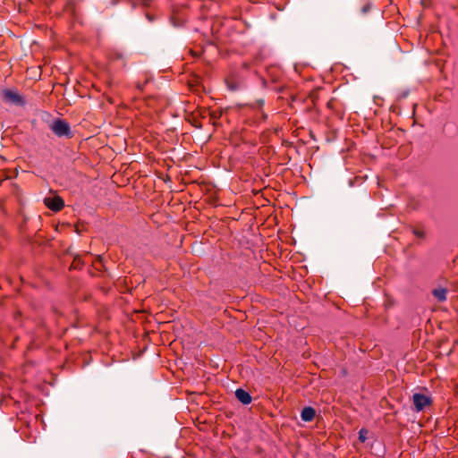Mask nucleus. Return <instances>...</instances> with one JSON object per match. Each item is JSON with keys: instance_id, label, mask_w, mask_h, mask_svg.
I'll return each instance as SVG.
<instances>
[{"instance_id": "7ed1b4c3", "label": "nucleus", "mask_w": 458, "mask_h": 458, "mask_svg": "<svg viewBox=\"0 0 458 458\" xmlns=\"http://www.w3.org/2000/svg\"><path fill=\"white\" fill-rule=\"evenodd\" d=\"M412 403L415 406V409L418 411H420L424 410V408L426 406H428L431 403V399H430V397H428L423 394L415 393L412 395Z\"/></svg>"}, {"instance_id": "20e7f679", "label": "nucleus", "mask_w": 458, "mask_h": 458, "mask_svg": "<svg viewBox=\"0 0 458 458\" xmlns=\"http://www.w3.org/2000/svg\"><path fill=\"white\" fill-rule=\"evenodd\" d=\"M45 205L53 211H59L64 206V199L59 196H50L44 199Z\"/></svg>"}, {"instance_id": "f03ea898", "label": "nucleus", "mask_w": 458, "mask_h": 458, "mask_svg": "<svg viewBox=\"0 0 458 458\" xmlns=\"http://www.w3.org/2000/svg\"><path fill=\"white\" fill-rule=\"evenodd\" d=\"M3 98L5 102L17 106H22L26 104L23 96H21L17 90L9 89H4Z\"/></svg>"}, {"instance_id": "0eeeda50", "label": "nucleus", "mask_w": 458, "mask_h": 458, "mask_svg": "<svg viewBox=\"0 0 458 458\" xmlns=\"http://www.w3.org/2000/svg\"><path fill=\"white\" fill-rule=\"evenodd\" d=\"M432 293L439 301H444L446 300L447 290L445 288L434 289Z\"/></svg>"}, {"instance_id": "6e6552de", "label": "nucleus", "mask_w": 458, "mask_h": 458, "mask_svg": "<svg viewBox=\"0 0 458 458\" xmlns=\"http://www.w3.org/2000/svg\"><path fill=\"white\" fill-rule=\"evenodd\" d=\"M412 233L419 238L425 237V232L421 229L412 228Z\"/></svg>"}, {"instance_id": "f257e3e1", "label": "nucleus", "mask_w": 458, "mask_h": 458, "mask_svg": "<svg viewBox=\"0 0 458 458\" xmlns=\"http://www.w3.org/2000/svg\"><path fill=\"white\" fill-rule=\"evenodd\" d=\"M48 128L59 138L71 139L73 137L69 123L64 119H54L48 123Z\"/></svg>"}, {"instance_id": "f8f14e48", "label": "nucleus", "mask_w": 458, "mask_h": 458, "mask_svg": "<svg viewBox=\"0 0 458 458\" xmlns=\"http://www.w3.org/2000/svg\"><path fill=\"white\" fill-rule=\"evenodd\" d=\"M258 103H259V106H262L264 105V100L260 99V100L258 101Z\"/></svg>"}, {"instance_id": "39448f33", "label": "nucleus", "mask_w": 458, "mask_h": 458, "mask_svg": "<svg viewBox=\"0 0 458 458\" xmlns=\"http://www.w3.org/2000/svg\"><path fill=\"white\" fill-rule=\"evenodd\" d=\"M234 394L238 401L242 404H250L252 401L251 395L242 388L236 389Z\"/></svg>"}, {"instance_id": "1a4fd4ad", "label": "nucleus", "mask_w": 458, "mask_h": 458, "mask_svg": "<svg viewBox=\"0 0 458 458\" xmlns=\"http://www.w3.org/2000/svg\"><path fill=\"white\" fill-rule=\"evenodd\" d=\"M371 7H372V5H371V4H369H369H365V5L361 8V13H362L363 14L368 13L370 11Z\"/></svg>"}, {"instance_id": "423d86ee", "label": "nucleus", "mask_w": 458, "mask_h": 458, "mask_svg": "<svg viewBox=\"0 0 458 458\" xmlns=\"http://www.w3.org/2000/svg\"><path fill=\"white\" fill-rule=\"evenodd\" d=\"M315 416V410L312 407H305L301 411V418L303 421H310Z\"/></svg>"}, {"instance_id": "9d476101", "label": "nucleus", "mask_w": 458, "mask_h": 458, "mask_svg": "<svg viewBox=\"0 0 458 458\" xmlns=\"http://www.w3.org/2000/svg\"><path fill=\"white\" fill-rule=\"evenodd\" d=\"M136 87L139 90H142L143 88H144V84L143 83H140V82H137L136 83Z\"/></svg>"}, {"instance_id": "9b49d317", "label": "nucleus", "mask_w": 458, "mask_h": 458, "mask_svg": "<svg viewBox=\"0 0 458 458\" xmlns=\"http://www.w3.org/2000/svg\"><path fill=\"white\" fill-rule=\"evenodd\" d=\"M359 434H360L359 438H360L362 442H364V441H365V439H366V437H364L363 430H360Z\"/></svg>"}]
</instances>
